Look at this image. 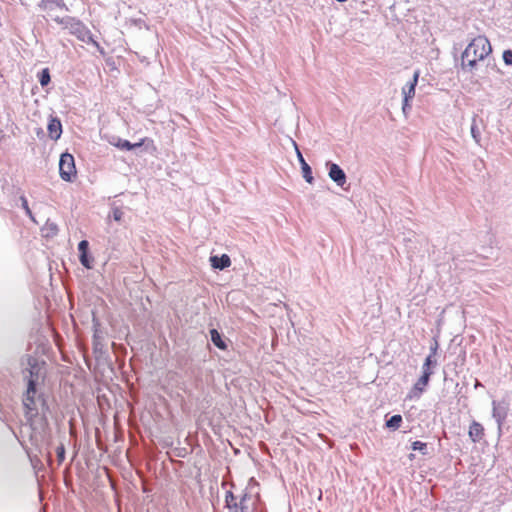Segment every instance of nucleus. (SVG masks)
I'll return each instance as SVG.
<instances>
[{
    "label": "nucleus",
    "mask_w": 512,
    "mask_h": 512,
    "mask_svg": "<svg viewBox=\"0 0 512 512\" xmlns=\"http://www.w3.org/2000/svg\"><path fill=\"white\" fill-rule=\"evenodd\" d=\"M492 52L490 41L485 36L474 38L462 53V68L473 72L478 70L479 63L484 61Z\"/></svg>",
    "instance_id": "f257e3e1"
},
{
    "label": "nucleus",
    "mask_w": 512,
    "mask_h": 512,
    "mask_svg": "<svg viewBox=\"0 0 512 512\" xmlns=\"http://www.w3.org/2000/svg\"><path fill=\"white\" fill-rule=\"evenodd\" d=\"M28 364L30 366L29 379L27 390L23 399V405L25 408L26 417L28 419H32L38 415V406L39 404H43V401L39 396H37L36 391V381L38 379L36 372L37 361L35 358L29 357Z\"/></svg>",
    "instance_id": "f03ea898"
},
{
    "label": "nucleus",
    "mask_w": 512,
    "mask_h": 512,
    "mask_svg": "<svg viewBox=\"0 0 512 512\" xmlns=\"http://www.w3.org/2000/svg\"><path fill=\"white\" fill-rule=\"evenodd\" d=\"M54 21L60 24L64 29L69 30V32L75 35L80 41L85 43H93L98 46V43L94 41L93 36L90 30L79 20L73 17H56Z\"/></svg>",
    "instance_id": "7ed1b4c3"
},
{
    "label": "nucleus",
    "mask_w": 512,
    "mask_h": 512,
    "mask_svg": "<svg viewBox=\"0 0 512 512\" xmlns=\"http://www.w3.org/2000/svg\"><path fill=\"white\" fill-rule=\"evenodd\" d=\"M59 173L62 180L71 182L76 176V168L73 155L63 153L59 161Z\"/></svg>",
    "instance_id": "20e7f679"
},
{
    "label": "nucleus",
    "mask_w": 512,
    "mask_h": 512,
    "mask_svg": "<svg viewBox=\"0 0 512 512\" xmlns=\"http://www.w3.org/2000/svg\"><path fill=\"white\" fill-rule=\"evenodd\" d=\"M509 411V405L508 403L504 401H493L492 402V416L496 420L498 427L501 428V426L504 424Z\"/></svg>",
    "instance_id": "39448f33"
},
{
    "label": "nucleus",
    "mask_w": 512,
    "mask_h": 512,
    "mask_svg": "<svg viewBox=\"0 0 512 512\" xmlns=\"http://www.w3.org/2000/svg\"><path fill=\"white\" fill-rule=\"evenodd\" d=\"M326 166L328 167V175L331 180H333L338 186L343 187L346 183V174L343 169L336 163L327 162Z\"/></svg>",
    "instance_id": "423d86ee"
},
{
    "label": "nucleus",
    "mask_w": 512,
    "mask_h": 512,
    "mask_svg": "<svg viewBox=\"0 0 512 512\" xmlns=\"http://www.w3.org/2000/svg\"><path fill=\"white\" fill-rule=\"evenodd\" d=\"M429 382L430 378H428L427 375H421L409 391L407 398L410 400L419 399L429 385Z\"/></svg>",
    "instance_id": "0eeeda50"
},
{
    "label": "nucleus",
    "mask_w": 512,
    "mask_h": 512,
    "mask_svg": "<svg viewBox=\"0 0 512 512\" xmlns=\"http://www.w3.org/2000/svg\"><path fill=\"white\" fill-rule=\"evenodd\" d=\"M292 143H293V146L295 147L297 158H298V160L300 162V165H301V170H302L303 177L306 180V182H308L309 184H312L313 181H314V178L312 176L311 167L305 161L301 151L298 148L297 143L295 141H292Z\"/></svg>",
    "instance_id": "6e6552de"
},
{
    "label": "nucleus",
    "mask_w": 512,
    "mask_h": 512,
    "mask_svg": "<svg viewBox=\"0 0 512 512\" xmlns=\"http://www.w3.org/2000/svg\"><path fill=\"white\" fill-rule=\"evenodd\" d=\"M255 510V500L252 498V495L248 492H245L240 501L238 503V511L240 512H254Z\"/></svg>",
    "instance_id": "1a4fd4ad"
},
{
    "label": "nucleus",
    "mask_w": 512,
    "mask_h": 512,
    "mask_svg": "<svg viewBox=\"0 0 512 512\" xmlns=\"http://www.w3.org/2000/svg\"><path fill=\"white\" fill-rule=\"evenodd\" d=\"M420 72L417 70L413 74L412 80L402 89L404 99L412 100L415 96V88L418 83Z\"/></svg>",
    "instance_id": "9d476101"
},
{
    "label": "nucleus",
    "mask_w": 512,
    "mask_h": 512,
    "mask_svg": "<svg viewBox=\"0 0 512 512\" xmlns=\"http://www.w3.org/2000/svg\"><path fill=\"white\" fill-rule=\"evenodd\" d=\"M48 133L49 137L53 140H57L60 138L62 134V124L58 118H51L48 123Z\"/></svg>",
    "instance_id": "9b49d317"
},
{
    "label": "nucleus",
    "mask_w": 512,
    "mask_h": 512,
    "mask_svg": "<svg viewBox=\"0 0 512 512\" xmlns=\"http://www.w3.org/2000/svg\"><path fill=\"white\" fill-rule=\"evenodd\" d=\"M211 266L215 269L223 270L231 265V259L227 254H223L221 257L211 256Z\"/></svg>",
    "instance_id": "f8f14e48"
},
{
    "label": "nucleus",
    "mask_w": 512,
    "mask_h": 512,
    "mask_svg": "<svg viewBox=\"0 0 512 512\" xmlns=\"http://www.w3.org/2000/svg\"><path fill=\"white\" fill-rule=\"evenodd\" d=\"M38 7L43 11L52 10L54 7L67 10L63 0H40Z\"/></svg>",
    "instance_id": "ddd939ff"
},
{
    "label": "nucleus",
    "mask_w": 512,
    "mask_h": 512,
    "mask_svg": "<svg viewBox=\"0 0 512 512\" xmlns=\"http://www.w3.org/2000/svg\"><path fill=\"white\" fill-rule=\"evenodd\" d=\"M483 435V426L480 423L473 421L469 427V437L471 438V440L473 442H478L482 439Z\"/></svg>",
    "instance_id": "4468645a"
},
{
    "label": "nucleus",
    "mask_w": 512,
    "mask_h": 512,
    "mask_svg": "<svg viewBox=\"0 0 512 512\" xmlns=\"http://www.w3.org/2000/svg\"><path fill=\"white\" fill-rule=\"evenodd\" d=\"M211 334V341L213 344L218 347L219 349L225 350L226 349V343L222 339L220 333L216 329H212L210 331Z\"/></svg>",
    "instance_id": "2eb2a0df"
},
{
    "label": "nucleus",
    "mask_w": 512,
    "mask_h": 512,
    "mask_svg": "<svg viewBox=\"0 0 512 512\" xmlns=\"http://www.w3.org/2000/svg\"><path fill=\"white\" fill-rule=\"evenodd\" d=\"M226 507L229 509H235V512H238V503L236 497L231 491H228L225 496Z\"/></svg>",
    "instance_id": "dca6fc26"
},
{
    "label": "nucleus",
    "mask_w": 512,
    "mask_h": 512,
    "mask_svg": "<svg viewBox=\"0 0 512 512\" xmlns=\"http://www.w3.org/2000/svg\"><path fill=\"white\" fill-rule=\"evenodd\" d=\"M110 143L121 150H132V143L128 140L117 138L115 141H111Z\"/></svg>",
    "instance_id": "f3484780"
},
{
    "label": "nucleus",
    "mask_w": 512,
    "mask_h": 512,
    "mask_svg": "<svg viewBox=\"0 0 512 512\" xmlns=\"http://www.w3.org/2000/svg\"><path fill=\"white\" fill-rule=\"evenodd\" d=\"M402 422L401 415H393L389 420L386 422V426L391 429H398L400 427V424Z\"/></svg>",
    "instance_id": "a211bd4d"
},
{
    "label": "nucleus",
    "mask_w": 512,
    "mask_h": 512,
    "mask_svg": "<svg viewBox=\"0 0 512 512\" xmlns=\"http://www.w3.org/2000/svg\"><path fill=\"white\" fill-rule=\"evenodd\" d=\"M20 201H21V207L24 209L26 215L32 220V221H35L34 219V216L32 214V211L30 210L29 208V205H28V201H27V198L22 195L20 196Z\"/></svg>",
    "instance_id": "6ab92c4d"
},
{
    "label": "nucleus",
    "mask_w": 512,
    "mask_h": 512,
    "mask_svg": "<svg viewBox=\"0 0 512 512\" xmlns=\"http://www.w3.org/2000/svg\"><path fill=\"white\" fill-rule=\"evenodd\" d=\"M471 135H472V138L474 139V141L477 144H480L481 134H480V131H479L478 127H477V124H476L475 120H473V123L471 125Z\"/></svg>",
    "instance_id": "aec40b11"
},
{
    "label": "nucleus",
    "mask_w": 512,
    "mask_h": 512,
    "mask_svg": "<svg viewBox=\"0 0 512 512\" xmlns=\"http://www.w3.org/2000/svg\"><path fill=\"white\" fill-rule=\"evenodd\" d=\"M79 260L84 267L88 269L92 268L93 258L90 257L88 253L79 255Z\"/></svg>",
    "instance_id": "412c9836"
},
{
    "label": "nucleus",
    "mask_w": 512,
    "mask_h": 512,
    "mask_svg": "<svg viewBox=\"0 0 512 512\" xmlns=\"http://www.w3.org/2000/svg\"><path fill=\"white\" fill-rule=\"evenodd\" d=\"M39 82L42 86L48 85L50 82V74L47 68L43 69L39 75Z\"/></svg>",
    "instance_id": "4be33fe9"
},
{
    "label": "nucleus",
    "mask_w": 512,
    "mask_h": 512,
    "mask_svg": "<svg viewBox=\"0 0 512 512\" xmlns=\"http://www.w3.org/2000/svg\"><path fill=\"white\" fill-rule=\"evenodd\" d=\"M412 449L420 451L423 455L427 454V444L421 441H414L412 443Z\"/></svg>",
    "instance_id": "5701e85b"
},
{
    "label": "nucleus",
    "mask_w": 512,
    "mask_h": 512,
    "mask_svg": "<svg viewBox=\"0 0 512 512\" xmlns=\"http://www.w3.org/2000/svg\"><path fill=\"white\" fill-rule=\"evenodd\" d=\"M123 215H124V213H123V211L121 210V208H119V207H114V208L112 209L111 217H112L115 221L120 222V221L122 220V218H123Z\"/></svg>",
    "instance_id": "b1692460"
},
{
    "label": "nucleus",
    "mask_w": 512,
    "mask_h": 512,
    "mask_svg": "<svg viewBox=\"0 0 512 512\" xmlns=\"http://www.w3.org/2000/svg\"><path fill=\"white\" fill-rule=\"evenodd\" d=\"M56 454H57L58 462H59V464H61L65 459V447L63 444L59 445L56 448Z\"/></svg>",
    "instance_id": "393cba45"
},
{
    "label": "nucleus",
    "mask_w": 512,
    "mask_h": 512,
    "mask_svg": "<svg viewBox=\"0 0 512 512\" xmlns=\"http://www.w3.org/2000/svg\"><path fill=\"white\" fill-rule=\"evenodd\" d=\"M423 365L435 368L437 366V358L433 355H428L425 358Z\"/></svg>",
    "instance_id": "a878e982"
},
{
    "label": "nucleus",
    "mask_w": 512,
    "mask_h": 512,
    "mask_svg": "<svg viewBox=\"0 0 512 512\" xmlns=\"http://www.w3.org/2000/svg\"><path fill=\"white\" fill-rule=\"evenodd\" d=\"M88 247L89 243L87 240L80 241V243L78 244L79 255L88 253Z\"/></svg>",
    "instance_id": "bb28decb"
},
{
    "label": "nucleus",
    "mask_w": 512,
    "mask_h": 512,
    "mask_svg": "<svg viewBox=\"0 0 512 512\" xmlns=\"http://www.w3.org/2000/svg\"><path fill=\"white\" fill-rule=\"evenodd\" d=\"M503 61L506 65H512V51L505 50L503 52Z\"/></svg>",
    "instance_id": "cd10ccee"
},
{
    "label": "nucleus",
    "mask_w": 512,
    "mask_h": 512,
    "mask_svg": "<svg viewBox=\"0 0 512 512\" xmlns=\"http://www.w3.org/2000/svg\"><path fill=\"white\" fill-rule=\"evenodd\" d=\"M434 373V368L430 366L422 365V375H427L428 378Z\"/></svg>",
    "instance_id": "c85d7f7f"
},
{
    "label": "nucleus",
    "mask_w": 512,
    "mask_h": 512,
    "mask_svg": "<svg viewBox=\"0 0 512 512\" xmlns=\"http://www.w3.org/2000/svg\"><path fill=\"white\" fill-rule=\"evenodd\" d=\"M411 109L410 100L403 99V105H402V111L405 115L409 112Z\"/></svg>",
    "instance_id": "c756f323"
},
{
    "label": "nucleus",
    "mask_w": 512,
    "mask_h": 512,
    "mask_svg": "<svg viewBox=\"0 0 512 512\" xmlns=\"http://www.w3.org/2000/svg\"><path fill=\"white\" fill-rule=\"evenodd\" d=\"M438 347H439L438 342L435 340L433 345H431V347H430L429 355H433V356L436 357L437 356Z\"/></svg>",
    "instance_id": "7c9ffc66"
},
{
    "label": "nucleus",
    "mask_w": 512,
    "mask_h": 512,
    "mask_svg": "<svg viewBox=\"0 0 512 512\" xmlns=\"http://www.w3.org/2000/svg\"><path fill=\"white\" fill-rule=\"evenodd\" d=\"M146 141H148V139L147 138H143L139 142L132 144V149L141 147ZM149 142L153 143L152 140H149Z\"/></svg>",
    "instance_id": "2f4dec72"
},
{
    "label": "nucleus",
    "mask_w": 512,
    "mask_h": 512,
    "mask_svg": "<svg viewBox=\"0 0 512 512\" xmlns=\"http://www.w3.org/2000/svg\"><path fill=\"white\" fill-rule=\"evenodd\" d=\"M480 386H482V385H481V383H480L479 381H476V383H475V388H478V387H480Z\"/></svg>",
    "instance_id": "473e14b6"
},
{
    "label": "nucleus",
    "mask_w": 512,
    "mask_h": 512,
    "mask_svg": "<svg viewBox=\"0 0 512 512\" xmlns=\"http://www.w3.org/2000/svg\"><path fill=\"white\" fill-rule=\"evenodd\" d=\"M409 459H410V460H413V459H414V454H410V455H409Z\"/></svg>",
    "instance_id": "72a5a7b5"
}]
</instances>
